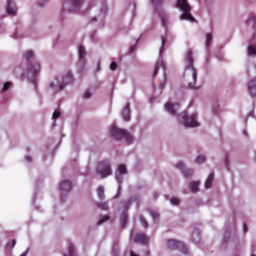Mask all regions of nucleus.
<instances>
[{
    "instance_id": "nucleus-1",
    "label": "nucleus",
    "mask_w": 256,
    "mask_h": 256,
    "mask_svg": "<svg viewBox=\"0 0 256 256\" xmlns=\"http://www.w3.org/2000/svg\"><path fill=\"white\" fill-rule=\"evenodd\" d=\"M72 77L70 72H66V76L63 77L62 80L58 77L55 78L49 83L50 90L54 93H57L58 92L63 90L66 84L71 82Z\"/></svg>"
},
{
    "instance_id": "nucleus-2",
    "label": "nucleus",
    "mask_w": 256,
    "mask_h": 256,
    "mask_svg": "<svg viewBox=\"0 0 256 256\" xmlns=\"http://www.w3.org/2000/svg\"><path fill=\"white\" fill-rule=\"evenodd\" d=\"M176 6L182 12L180 19L186 20L190 22L194 21V18L190 12V6L186 0H176Z\"/></svg>"
},
{
    "instance_id": "nucleus-3",
    "label": "nucleus",
    "mask_w": 256,
    "mask_h": 256,
    "mask_svg": "<svg viewBox=\"0 0 256 256\" xmlns=\"http://www.w3.org/2000/svg\"><path fill=\"white\" fill-rule=\"evenodd\" d=\"M110 134L114 139L119 140L124 139L128 144H130L134 141L132 135L123 129H120L114 125L110 128Z\"/></svg>"
},
{
    "instance_id": "nucleus-4",
    "label": "nucleus",
    "mask_w": 256,
    "mask_h": 256,
    "mask_svg": "<svg viewBox=\"0 0 256 256\" xmlns=\"http://www.w3.org/2000/svg\"><path fill=\"white\" fill-rule=\"evenodd\" d=\"M196 112L187 116L186 112H182L178 115L179 118L182 120L180 122L186 128L198 127L200 124L196 120Z\"/></svg>"
},
{
    "instance_id": "nucleus-5",
    "label": "nucleus",
    "mask_w": 256,
    "mask_h": 256,
    "mask_svg": "<svg viewBox=\"0 0 256 256\" xmlns=\"http://www.w3.org/2000/svg\"><path fill=\"white\" fill-rule=\"evenodd\" d=\"M186 72L188 76H190L192 80V82H190L188 86L191 88H194V83L196 80V71L193 66V58L192 54L190 52H188L186 58Z\"/></svg>"
},
{
    "instance_id": "nucleus-6",
    "label": "nucleus",
    "mask_w": 256,
    "mask_h": 256,
    "mask_svg": "<svg viewBox=\"0 0 256 256\" xmlns=\"http://www.w3.org/2000/svg\"><path fill=\"white\" fill-rule=\"evenodd\" d=\"M96 172L102 178L110 176L112 174V170L109 162L104 160L99 162Z\"/></svg>"
},
{
    "instance_id": "nucleus-7",
    "label": "nucleus",
    "mask_w": 256,
    "mask_h": 256,
    "mask_svg": "<svg viewBox=\"0 0 256 256\" xmlns=\"http://www.w3.org/2000/svg\"><path fill=\"white\" fill-rule=\"evenodd\" d=\"M40 65L39 62L36 61L30 62L28 66V76L29 78H32L36 76L40 72Z\"/></svg>"
},
{
    "instance_id": "nucleus-8",
    "label": "nucleus",
    "mask_w": 256,
    "mask_h": 256,
    "mask_svg": "<svg viewBox=\"0 0 256 256\" xmlns=\"http://www.w3.org/2000/svg\"><path fill=\"white\" fill-rule=\"evenodd\" d=\"M166 246L171 250L174 248L181 249L182 251L184 252H186L187 250L186 246L182 242L175 240H168L167 242Z\"/></svg>"
},
{
    "instance_id": "nucleus-9",
    "label": "nucleus",
    "mask_w": 256,
    "mask_h": 256,
    "mask_svg": "<svg viewBox=\"0 0 256 256\" xmlns=\"http://www.w3.org/2000/svg\"><path fill=\"white\" fill-rule=\"evenodd\" d=\"M127 174V170L125 165L122 164L118 166L116 174V179L118 182L121 183L124 177Z\"/></svg>"
},
{
    "instance_id": "nucleus-10",
    "label": "nucleus",
    "mask_w": 256,
    "mask_h": 256,
    "mask_svg": "<svg viewBox=\"0 0 256 256\" xmlns=\"http://www.w3.org/2000/svg\"><path fill=\"white\" fill-rule=\"evenodd\" d=\"M6 13L9 15L14 16L17 12V8L14 6L12 0H8L6 5Z\"/></svg>"
},
{
    "instance_id": "nucleus-11",
    "label": "nucleus",
    "mask_w": 256,
    "mask_h": 256,
    "mask_svg": "<svg viewBox=\"0 0 256 256\" xmlns=\"http://www.w3.org/2000/svg\"><path fill=\"white\" fill-rule=\"evenodd\" d=\"M178 105L175 102H168L165 104L166 111L172 116L176 114V110Z\"/></svg>"
},
{
    "instance_id": "nucleus-12",
    "label": "nucleus",
    "mask_w": 256,
    "mask_h": 256,
    "mask_svg": "<svg viewBox=\"0 0 256 256\" xmlns=\"http://www.w3.org/2000/svg\"><path fill=\"white\" fill-rule=\"evenodd\" d=\"M69 1L70 2L69 10L77 12L80 10L83 0H69Z\"/></svg>"
},
{
    "instance_id": "nucleus-13",
    "label": "nucleus",
    "mask_w": 256,
    "mask_h": 256,
    "mask_svg": "<svg viewBox=\"0 0 256 256\" xmlns=\"http://www.w3.org/2000/svg\"><path fill=\"white\" fill-rule=\"evenodd\" d=\"M60 190L62 192H68L71 189L72 184L68 180H63L60 184Z\"/></svg>"
},
{
    "instance_id": "nucleus-14",
    "label": "nucleus",
    "mask_w": 256,
    "mask_h": 256,
    "mask_svg": "<svg viewBox=\"0 0 256 256\" xmlns=\"http://www.w3.org/2000/svg\"><path fill=\"white\" fill-rule=\"evenodd\" d=\"M200 182V180L192 181L189 184V188L192 193H196L199 191V186Z\"/></svg>"
},
{
    "instance_id": "nucleus-15",
    "label": "nucleus",
    "mask_w": 256,
    "mask_h": 256,
    "mask_svg": "<svg viewBox=\"0 0 256 256\" xmlns=\"http://www.w3.org/2000/svg\"><path fill=\"white\" fill-rule=\"evenodd\" d=\"M250 94L252 96H256V78L252 79L248 86Z\"/></svg>"
},
{
    "instance_id": "nucleus-16",
    "label": "nucleus",
    "mask_w": 256,
    "mask_h": 256,
    "mask_svg": "<svg viewBox=\"0 0 256 256\" xmlns=\"http://www.w3.org/2000/svg\"><path fill=\"white\" fill-rule=\"evenodd\" d=\"M122 116L124 120H128L130 118V104L127 103L124 108L122 111Z\"/></svg>"
},
{
    "instance_id": "nucleus-17",
    "label": "nucleus",
    "mask_w": 256,
    "mask_h": 256,
    "mask_svg": "<svg viewBox=\"0 0 256 256\" xmlns=\"http://www.w3.org/2000/svg\"><path fill=\"white\" fill-rule=\"evenodd\" d=\"M134 240L138 243L145 244L148 242V239L144 234H138L135 237Z\"/></svg>"
},
{
    "instance_id": "nucleus-18",
    "label": "nucleus",
    "mask_w": 256,
    "mask_h": 256,
    "mask_svg": "<svg viewBox=\"0 0 256 256\" xmlns=\"http://www.w3.org/2000/svg\"><path fill=\"white\" fill-rule=\"evenodd\" d=\"M214 174L213 173H212L208 176V178H206L204 182L205 188H208L212 186L214 180Z\"/></svg>"
},
{
    "instance_id": "nucleus-19",
    "label": "nucleus",
    "mask_w": 256,
    "mask_h": 256,
    "mask_svg": "<svg viewBox=\"0 0 256 256\" xmlns=\"http://www.w3.org/2000/svg\"><path fill=\"white\" fill-rule=\"evenodd\" d=\"M247 54L250 56H256V48L254 45L250 44L248 46Z\"/></svg>"
},
{
    "instance_id": "nucleus-20",
    "label": "nucleus",
    "mask_w": 256,
    "mask_h": 256,
    "mask_svg": "<svg viewBox=\"0 0 256 256\" xmlns=\"http://www.w3.org/2000/svg\"><path fill=\"white\" fill-rule=\"evenodd\" d=\"M78 54L79 59L81 60L82 62L83 59H84L86 50L84 48L82 45H80L78 46Z\"/></svg>"
},
{
    "instance_id": "nucleus-21",
    "label": "nucleus",
    "mask_w": 256,
    "mask_h": 256,
    "mask_svg": "<svg viewBox=\"0 0 256 256\" xmlns=\"http://www.w3.org/2000/svg\"><path fill=\"white\" fill-rule=\"evenodd\" d=\"M160 15L162 26H166L168 24V16L164 12L160 14Z\"/></svg>"
},
{
    "instance_id": "nucleus-22",
    "label": "nucleus",
    "mask_w": 256,
    "mask_h": 256,
    "mask_svg": "<svg viewBox=\"0 0 256 256\" xmlns=\"http://www.w3.org/2000/svg\"><path fill=\"white\" fill-rule=\"evenodd\" d=\"M96 192L98 196L100 199L103 200L104 198V190L103 186H99L97 188Z\"/></svg>"
},
{
    "instance_id": "nucleus-23",
    "label": "nucleus",
    "mask_w": 256,
    "mask_h": 256,
    "mask_svg": "<svg viewBox=\"0 0 256 256\" xmlns=\"http://www.w3.org/2000/svg\"><path fill=\"white\" fill-rule=\"evenodd\" d=\"M206 41L205 46L206 47H208L212 39V35L211 33H208L205 34Z\"/></svg>"
},
{
    "instance_id": "nucleus-24",
    "label": "nucleus",
    "mask_w": 256,
    "mask_h": 256,
    "mask_svg": "<svg viewBox=\"0 0 256 256\" xmlns=\"http://www.w3.org/2000/svg\"><path fill=\"white\" fill-rule=\"evenodd\" d=\"M148 212L154 221L158 220L160 214L156 211L154 210L150 209L148 210Z\"/></svg>"
},
{
    "instance_id": "nucleus-25",
    "label": "nucleus",
    "mask_w": 256,
    "mask_h": 256,
    "mask_svg": "<svg viewBox=\"0 0 256 256\" xmlns=\"http://www.w3.org/2000/svg\"><path fill=\"white\" fill-rule=\"evenodd\" d=\"M82 61L83 62H82L81 60L79 59L78 64V69L80 73H81L83 72L84 66H86L84 59H83Z\"/></svg>"
},
{
    "instance_id": "nucleus-26",
    "label": "nucleus",
    "mask_w": 256,
    "mask_h": 256,
    "mask_svg": "<svg viewBox=\"0 0 256 256\" xmlns=\"http://www.w3.org/2000/svg\"><path fill=\"white\" fill-rule=\"evenodd\" d=\"M183 174L185 178H190L193 175L194 170L190 168H186L184 170Z\"/></svg>"
},
{
    "instance_id": "nucleus-27",
    "label": "nucleus",
    "mask_w": 256,
    "mask_h": 256,
    "mask_svg": "<svg viewBox=\"0 0 256 256\" xmlns=\"http://www.w3.org/2000/svg\"><path fill=\"white\" fill-rule=\"evenodd\" d=\"M162 66H164V64H163L162 62L160 61V62H158L156 64V66H155V68H154V74H153L154 76H156L158 74L160 68Z\"/></svg>"
},
{
    "instance_id": "nucleus-28",
    "label": "nucleus",
    "mask_w": 256,
    "mask_h": 256,
    "mask_svg": "<svg viewBox=\"0 0 256 256\" xmlns=\"http://www.w3.org/2000/svg\"><path fill=\"white\" fill-rule=\"evenodd\" d=\"M192 238L194 241L196 242H200V234L198 230H195L194 232Z\"/></svg>"
},
{
    "instance_id": "nucleus-29",
    "label": "nucleus",
    "mask_w": 256,
    "mask_h": 256,
    "mask_svg": "<svg viewBox=\"0 0 256 256\" xmlns=\"http://www.w3.org/2000/svg\"><path fill=\"white\" fill-rule=\"evenodd\" d=\"M97 206L103 210H108V204L107 202H98L97 204Z\"/></svg>"
},
{
    "instance_id": "nucleus-30",
    "label": "nucleus",
    "mask_w": 256,
    "mask_h": 256,
    "mask_svg": "<svg viewBox=\"0 0 256 256\" xmlns=\"http://www.w3.org/2000/svg\"><path fill=\"white\" fill-rule=\"evenodd\" d=\"M205 157L203 156H198L195 160V162L198 164L203 163L205 160Z\"/></svg>"
},
{
    "instance_id": "nucleus-31",
    "label": "nucleus",
    "mask_w": 256,
    "mask_h": 256,
    "mask_svg": "<svg viewBox=\"0 0 256 256\" xmlns=\"http://www.w3.org/2000/svg\"><path fill=\"white\" fill-rule=\"evenodd\" d=\"M34 54V52L32 50H28L25 52L24 56L26 59L30 60L33 57Z\"/></svg>"
},
{
    "instance_id": "nucleus-32",
    "label": "nucleus",
    "mask_w": 256,
    "mask_h": 256,
    "mask_svg": "<svg viewBox=\"0 0 256 256\" xmlns=\"http://www.w3.org/2000/svg\"><path fill=\"white\" fill-rule=\"evenodd\" d=\"M252 22L254 24L256 22V14H250L248 20V22Z\"/></svg>"
},
{
    "instance_id": "nucleus-33",
    "label": "nucleus",
    "mask_w": 256,
    "mask_h": 256,
    "mask_svg": "<svg viewBox=\"0 0 256 256\" xmlns=\"http://www.w3.org/2000/svg\"><path fill=\"white\" fill-rule=\"evenodd\" d=\"M140 219L143 226L145 228H147L148 226V223L143 216H140Z\"/></svg>"
},
{
    "instance_id": "nucleus-34",
    "label": "nucleus",
    "mask_w": 256,
    "mask_h": 256,
    "mask_svg": "<svg viewBox=\"0 0 256 256\" xmlns=\"http://www.w3.org/2000/svg\"><path fill=\"white\" fill-rule=\"evenodd\" d=\"M127 219L126 214L125 212H123L120 217V220L122 222V226H124L126 224V222Z\"/></svg>"
},
{
    "instance_id": "nucleus-35",
    "label": "nucleus",
    "mask_w": 256,
    "mask_h": 256,
    "mask_svg": "<svg viewBox=\"0 0 256 256\" xmlns=\"http://www.w3.org/2000/svg\"><path fill=\"white\" fill-rule=\"evenodd\" d=\"M11 86V83L10 82H6L4 84L3 88L2 89V92L6 91Z\"/></svg>"
},
{
    "instance_id": "nucleus-36",
    "label": "nucleus",
    "mask_w": 256,
    "mask_h": 256,
    "mask_svg": "<svg viewBox=\"0 0 256 256\" xmlns=\"http://www.w3.org/2000/svg\"><path fill=\"white\" fill-rule=\"evenodd\" d=\"M164 0H150V2L158 8V6H160L162 2Z\"/></svg>"
},
{
    "instance_id": "nucleus-37",
    "label": "nucleus",
    "mask_w": 256,
    "mask_h": 256,
    "mask_svg": "<svg viewBox=\"0 0 256 256\" xmlns=\"http://www.w3.org/2000/svg\"><path fill=\"white\" fill-rule=\"evenodd\" d=\"M118 248V246L117 243H114L112 246V250L114 254L116 255Z\"/></svg>"
},
{
    "instance_id": "nucleus-38",
    "label": "nucleus",
    "mask_w": 256,
    "mask_h": 256,
    "mask_svg": "<svg viewBox=\"0 0 256 256\" xmlns=\"http://www.w3.org/2000/svg\"><path fill=\"white\" fill-rule=\"evenodd\" d=\"M69 253L68 254H64V256H74V248L72 246L71 244H70V246H69Z\"/></svg>"
},
{
    "instance_id": "nucleus-39",
    "label": "nucleus",
    "mask_w": 256,
    "mask_h": 256,
    "mask_svg": "<svg viewBox=\"0 0 256 256\" xmlns=\"http://www.w3.org/2000/svg\"><path fill=\"white\" fill-rule=\"evenodd\" d=\"M179 203V200L176 198H172L170 200V204L173 206H178Z\"/></svg>"
},
{
    "instance_id": "nucleus-40",
    "label": "nucleus",
    "mask_w": 256,
    "mask_h": 256,
    "mask_svg": "<svg viewBox=\"0 0 256 256\" xmlns=\"http://www.w3.org/2000/svg\"><path fill=\"white\" fill-rule=\"evenodd\" d=\"M109 218H110L108 216H104L98 220V225L102 224L104 222L108 220Z\"/></svg>"
},
{
    "instance_id": "nucleus-41",
    "label": "nucleus",
    "mask_w": 256,
    "mask_h": 256,
    "mask_svg": "<svg viewBox=\"0 0 256 256\" xmlns=\"http://www.w3.org/2000/svg\"><path fill=\"white\" fill-rule=\"evenodd\" d=\"M162 39V46L161 48L160 49V57L162 54V49L163 47L164 46V43H165V40L164 37L161 38Z\"/></svg>"
},
{
    "instance_id": "nucleus-42",
    "label": "nucleus",
    "mask_w": 256,
    "mask_h": 256,
    "mask_svg": "<svg viewBox=\"0 0 256 256\" xmlns=\"http://www.w3.org/2000/svg\"><path fill=\"white\" fill-rule=\"evenodd\" d=\"M60 112L58 110H56L52 114V119H56L58 118L60 116Z\"/></svg>"
},
{
    "instance_id": "nucleus-43",
    "label": "nucleus",
    "mask_w": 256,
    "mask_h": 256,
    "mask_svg": "<svg viewBox=\"0 0 256 256\" xmlns=\"http://www.w3.org/2000/svg\"><path fill=\"white\" fill-rule=\"evenodd\" d=\"M117 68V64L115 62H112L110 65V70H114Z\"/></svg>"
},
{
    "instance_id": "nucleus-44",
    "label": "nucleus",
    "mask_w": 256,
    "mask_h": 256,
    "mask_svg": "<svg viewBox=\"0 0 256 256\" xmlns=\"http://www.w3.org/2000/svg\"><path fill=\"white\" fill-rule=\"evenodd\" d=\"M92 94L90 91L86 90L84 94V98L88 99L90 98Z\"/></svg>"
},
{
    "instance_id": "nucleus-45",
    "label": "nucleus",
    "mask_w": 256,
    "mask_h": 256,
    "mask_svg": "<svg viewBox=\"0 0 256 256\" xmlns=\"http://www.w3.org/2000/svg\"><path fill=\"white\" fill-rule=\"evenodd\" d=\"M166 82V78L165 74H164V79L162 80L161 81L160 83V87H162L164 84Z\"/></svg>"
},
{
    "instance_id": "nucleus-46",
    "label": "nucleus",
    "mask_w": 256,
    "mask_h": 256,
    "mask_svg": "<svg viewBox=\"0 0 256 256\" xmlns=\"http://www.w3.org/2000/svg\"><path fill=\"white\" fill-rule=\"evenodd\" d=\"M176 166L180 168H183L184 167V164L182 162H178L176 164Z\"/></svg>"
},
{
    "instance_id": "nucleus-47",
    "label": "nucleus",
    "mask_w": 256,
    "mask_h": 256,
    "mask_svg": "<svg viewBox=\"0 0 256 256\" xmlns=\"http://www.w3.org/2000/svg\"><path fill=\"white\" fill-rule=\"evenodd\" d=\"M48 0H42V2H38V5L40 6H42L47 4Z\"/></svg>"
},
{
    "instance_id": "nucleus-48",
    "label": "nucleus",
    "mask_w": 256,
    "mask_h": 256,
    "mask_svg": "<svg viewBox=\"0 0 256 256\" xmlns=\"http://www.w3.org/2000/svg\"><path fill=\"white\" fill-rule=\"evenodd\" d=\"M25 160L28 162H31L32 161V158L30 156H25Z\"/></svg>"
},
{
    "instance_id": "nucleus-49",
    "label": "nucleus",
    "mask_w": 256,
    "mask_h": 256,
    "mask_svg": "<svg viewBox=\"0 0 256 256\" xmlns=\"http://www.w3.org/2000/svg\"><path fill=\"white\" fill-rule=\"evenodd\" d=\"M16 244V240H12V244H11V248H13L15 244Z\"/></svg>"
},
{
    "instance_id": "nucleus-50",
    "label": "nucleus",
    "mask_w": 256,
    "mask_h": 256,
    "mask_svg": "<svg viewBox=\"0 0 256 256\" xmlns=\"http://www.w3.org/2000/svg\"><path fill=\"white\" fill-rule=\"evenodd\" d=\"M120 190V186H118V193L117 194L114 196V198H117L119 197V195H120V194H119V190Z\"/></svg>"
},
{
    "instance_id": "nucleus-51",
    "label": "nucleus",
    "mask_w": 256,
    "mask_h": 256,
    "mask_svg": "<svg viewBox=\"0 0 256 256\" xmlns=\"http://www.w3.org/2000/svg\"><path fill=\"white\" fill-rule=\"evenodd\" d=\"M150 255V251L149 250H146L144 254V256H149Z\"/></svg>"
},
{
    "instance_id": "nucleus-52",
    "label": "nucleus",
    "mask_w": 256,
    "mask_h": 256,
    "mask_svg": "<svg viewBox=\"0 0 256 256\" xmlns=\"http://www.w3.org/2000/svg\"><path fill=\"white\" fill-rule=\"evenodd\" d=\"M28 248L25 252L21 254L20 256H26L28 253Z\"/></svg>"
},
{
    "instance_id": "nucleus-53",
    "label": "nucleus",
    "mask_w": 256,
    "mask_h": 256,
    "mask_svg": "<svg viewBox=\"0 0 256 256\" xmlns=\"http://www.w3.org/2000/svg\"><path fill=\"white\" fill-rule=\"evenodd\" d=\"M130 256H138V254H136L134 252L133 250H131L130 251Z\"/></svg>"
},
{
    "instance_id": "nucleus-54",
    "label": "nucleus",
    "mask_w": 256,
    "mask_h": 256,
    "mask_svg": "<svg viewBox=\"0 0 256 256\" xmlns=\"http://www.w3.org/2000/svg\"><path fill=\"white\" fill-rule=\"evenodd\" d=\"M134 50V46H132L131 48H129V51L130 52H133Z\"/></svg>"
},
{
    "instance_id": "nucleus-55",
    "label": "nucleus",
    "mask_w": 256,
    "mask_h": 256,
    "mask_svg": "<svg viewBox=\"0 0 256 256\" xmlns=\"http://www.w3.org/2000/svg\"><path fill=\"white\" fill-rule=\"evenodd\" d=\"M130 202H131V200H128V204H127V207H128L129 206V205L130 204Z\"/></svg>"
},
{
    "instance_id": "nucleus-56",
    "label": "nucleus",
    "mask_w": 256,
    "mask_h": 256,
    "mask_svg": "<svg viewBox=\"0 0 256 256\" xmlns=\"http://www.w3.org/2000/svg\"><path fill=\"white\" fill-rule=\"evenodd\" d=\"M132 232H133V230H132V232H131V234H130V238H132Z\"/></svg>"
},
{
    "instance_id": "nucleus-57",
    "label": "nucleus",
    "mask_w": 256,
    "mask_h": 256,
    "mask_svg": "<svg viewBox=\"0 0 256 256\" xmlns=\"http://www.w3.org/2000/svg\"><path fill=\"white\" fill-rule=\"evenodd\" d=\"M56 125V122H54L52 126H54Z\"/></svg>"
},
{
    "instance_id": "nucleus-58",
    "label": "nucleus",
    "mask_w": 256,
    "mask_h": 256,
    "mask_svg": "<svg viewBox=\"0 0 256 256\" xmlns=\"http://www.w3.org/2000/svg\"><path fill=\"white\" fill-rule=\"evenodd\" d=\"M7 246L8 248H9L10 246V243H8L7 244Z\"/></svg>"
},
{
    "instance_id": "nucleus-59",
    "label": "nucleus",
    "mask_w": 256,
    "mask_h": 256,
    "mask_svg": "<svg viewBox=\"0 0 256 256\" xmlns=\"http://www.w3.org/2000/svg\"><path fill=\"white\" fill-rule=\"evenodd\" d=\"M250 256H256L254 254H252Z\"/></svg>"
}]
</instances>
